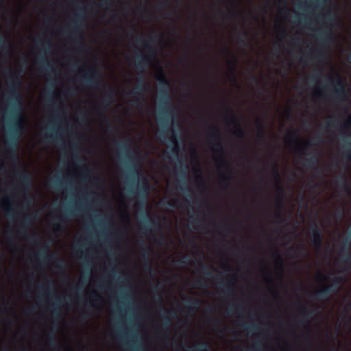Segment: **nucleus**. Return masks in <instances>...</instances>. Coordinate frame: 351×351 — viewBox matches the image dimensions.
<instances>
[{"label":"nucleus","instance_id":"f257e3e1","mask_svg":"<svg viewBox=\"0 0 351 351\" xmlns=\"http://www.w3.org/2000/svg\"><path fill=\"white\" fill-rule=\"evenodd\" d=\"M23 73L24 71L23 70L10 71L8 80V101L11 108L12 125L9 129V136L5 141V147L10 154L11 159L16 162L19 161L17 148L23 130V101L19 91Z\"/></svg>","mask_w":351,"mask_h":351},{"label":"nucleus","instance_id":"37998d69","mask_svg":"<svg viewBox=\"0 0 351 351\" xmlns=\"http://www.w3.org/2000/svg\"><path fill=\"white\" fill-rule=\"evenodd\" d=\"M93 299H92V302H91V304L93 306H95V303L98 301H100L102 300V297L96 291H93Z\"/></svg>","mask_w":351,"mask_h":351},{"label":"nucleus","instance_id":"e2e57ef3","mask_svg":"<svg viewBox=\"0 0 351 351\" xmlns=\"http://www.w3.org/2000/svg\"><path fill=\"white\" fill-rule=\"evenodd\" d=\"M110 0H103L102 2L100 3V6L108 5L110 4Z\"/></svg>","mask_w":351,"mask_h":351},{"label":"nucleus","instance_id":"4be33fe9","mask_svg":"<svg viewBox=\"0 0 351 351\" xmlns=\"http://www.w3.org/2000/svg\"><path fill=\"white\" fill-rule=\"evenodd\" d=\"M115 93L113 89H109L103 96L101 100V106L104 110H107L112 104Z\"/></svg>","mask_w":351,"mask_h":351},{"label":"nucleus","instance_id":"8fccbe9b","mask_svg":"<svg viewBox=\"0 0 351 351\" xmlns=\"http://www.w3.org/2000/svg\"><path fill=\"white\" fill-rule=\"evenodd\" d=\"M178 263L180 265H186L189 263V258L184 256L182 259L178 261Z\"/></svg>","mask_w":351,"mask_h":351},{"label":"nucleus","instance_id":"473e14b6","mask_svg":"<svg viewBox=\"0 0 351 351\" xmlns=\"http://www.w3.org/2000/svg\"><path fill=\"white\" fill-rule=\"evenodd\" d=\"M19 179L21 182L23 184L24 187L28 188L30 185V179L29 177L25 172H20L18 175Z\"/></svg>","mask_w":351,"mask_h":351},{"label":"nucleus","instance_id":"58836bf2","mask_svg":"<svg viewBox=\"0 0 351 351\" xmlns=\"http://www.w3.org/2000/svg\"><path fill=\"white\" fill-rule=\"evenodd\" d=\"M45 138L46 139H53V140H56L57 141H61L63 144L64 143V141L63 140V138L60 136H58L57 133L56 134H53V133H46L45 134Z\"/></svg>","mask_w":351,"mask_h":351},{"label":"nucleus","instance_id":"c85d7f7f","mask_svg":"<svg viewBox=\"0 0 351 351\" xmlns=\"http://www.w3.org/2000/svg\"><path fill=\"white\" fill-rule=\"evenodd\" d=\"M171 136L169 138V141L174 145V146L171 148V152L173 154H177L180 150V147L178 145L177 133L175 130H171Z\"/></svg>","mask_w":351,"mask_h":351},{"label":"nucleus","instance_id":"f3484780","mask_svg":"<svg viewBox=\"0 0 351 351\" xmlns=\"http://www.w3.org/2000/svg\"><path fill=\"white\" fill-rule=\"evenodd\" d=\"M187 167L185 165V163L182 161L180 162L179 167H177L176 170L180 176L182 177V180H178V186H177V190L180 191L181 192H186L187 191V186L186 182L185 180L186 176L187 175L186 172Z\"/></svg>","mask_w":351,"mask_h":351},{"label":"nucleus","instance_id":"69168bd1","mask_svg":"<svg viewBox=\"0 0 351 351\" xmlns=\"http://www.w3.org/2000/svg\"><path fill=\"white\" fill-rule=\"evenodd\" d=\"M90 178L89 173L86 171L85 173L83 175V179L84 180H89Z\"/></svg>","mask_w":351,"mask_h":351},{"label":"nucleus","instance_id":"e433bc0d","mask_svg":"<svg viewBox=\"0 0 351 351\" xmlns=\"http://www.w3.org/2000/svg\"><path fill=\"white\" fill-rule=\"evenodd\" d=\"M208 343L202 341L192 348L193 351H206L208 348Z\"/></svg>","mask_w":351,"mask_h":351},{"label":"nucleus","instance_id":"a19ab883","mask_svg":"<svg viewBox=\"0 0 351 351\" xmlns=\"http://www.w3.org/2000/svg\"><path fill=\"white\" fill-rule=\"evenodd\" d=\"M343 152L348 160H351V142H348L344 147Z\"/></svg>","mask_w":351,"mask_h":351},{"label":"nucleus","instance_id":"4c0bfd02","mask_svg":"<svg viewBox=\"0 0 351 351\" xmlns=\"http://www.w3.org/2000/svg\"><path fill=\"white\" fill-rule=\"evenodd\" d=\"M45 247V251L43 252H39L36 254V256L39 258L47 259V261H49L51 259V257L47 256V251L49 249V245L46 243L44 244Z\"/></svg>","mask_w":351,"mask_h":351},{"label":"nucleus","instance_id":"dca6fc26","mask_svg":"<svg viewBox=\"0 0 351 351\" xmlns=\"http://www.w3.org/2000/svg\"><path fill=\"white\" fill-rule=\"evenodd\" d=\"M311 242L314 247L319 250L322 246L323 234L317 224L313 223L311 226Z\"/></svg>","mask_w":351,"mask_h":351},{"label":"nucleus","instance_id":"c9c22d12","mask_svg":"<svg viewBox=\"0 0 351 351\" xmlns=\"http://www.w3.org/2000/svg\"><path fill=\"white\" fill-rule=\"evenodd\" d=\"M248 33L247 32H239V43L241 46L246 47L248 45L247 42Z\"/></svg>","mask_w":351,"mask_h":351},{"label":"nucleus","instance_id":"39448f33","mask_svg":"<svg viewBox=\"0 0 351 351\" xmlns=\"http://www.w3.org/2000/svg\"><path fill=\"white\" fill-rule=\"evenodd\" d=\"M208 144L210 149L220 154V167H228V163L223 156V146L221 141V132L215 125H210L208 129Z\"/></svg>","mask_w":351,"mask_h":351},{"label":"nucleus","instance_id":"aec40b11","mask_svg":"<svg viewBox=\"0 0 351 351\" xmlns=\"http://www.w3.org/2000/svg\"><path fill=\"white\" fill-rule=\"evenodd\" d=\"M234 278H232L226 283L220 282L219 288L227 296H233L234 295Z\"/></svg>","mask_w":351,"mask_h":351},{"label":"nucleus","instance_id":"bf43d9fd","mask_svg":"<svg viewBox=\"0 0 351 351\" xmlns=\"http://www.w3.org/2000/svg\"><path fill=\"white\" fill-rule=\"evenodd\" d=\"M89 313H88L85 310L84 311L83 313L81 315V317L82 319L85 320L89 317Z\"/></svg>","mask_w":351,"mask_h":351},{"label":"nucleus","instance_id":"f8f14e48","mask_svg":"<svg viewBox=\"0 0 351 351\" xmlns=\"http://www.w3.org/2000/svg\"><path fill=\"white\" fill-rule=\"evenodd\" d=\"M77 5L79 11L75 14L74 18L71 20L69 25L72 33L76 36L82 34V27L85 21V14L82 12L83 8L79 4Z\"/></svg>","mask_w":351,"mask_h":351},{"label":"nucleus","instance_id":"4d7b16f0","mask_svg":"<svg viewBox=\"0 0 351 351\" xmlns=\"http://www.w3.org/2000/svg\"><path fill=\"white\" fill-rule=\"evenodd\" d=\"M344 215V211L342 209H339L336 212V216L338 218H341Z\"/></svg>","mask_w":351,"mask_h":351},{"label":"nucleus","instance_id":"9b49d317","mask_svg":"<svg viewBox=\"0 0 351 351\" xmlns=\"http://www.w3.org/2000/svg\"><path fill=\"white\" fill-rule=\"evenodd\" d=\"M272 172H273L274 180L276 182V189H277V193L278 194V197L277 199V202L279 203V205H280V209H279L278 213L276 214V217L278 219H280L281 217V209L283 206L284 189H283V186H282L281 181H280V173L278 171V165L276 162H273Z\"/></svg>","mask_w":351,"mask_h":351},{"label":"nucleus","instance_id":"4468645a","mask_svg":"<svg viewBox=\"0 0 351 351\" xmlns=\"http://www.w3.org/2000/svg\"><path fill=\"white\" fill-rule=\"evenodd\" d=\"M333 34L331 29H326L322 31L317 36V40L320 44V49L318 50L319 58L321 59L325 56V53L323 49H326L329 44L332 41Z\"/></svg>","mask_w":351,"mask_h":351},{"label":"nucleus","instance_id":"20e7f679","mask_svg":"<svg viewBox=\"0 0 351 351\" xmlns=\"http://www.w3.org/2000/svg\"><path fill=\"white\" fill-rule=\"evenodd\" d=\"M156 39V36H149V38L141 36L136 38L135 42L137 44H143L144 49L147 52L145 55L136 56L135 66L138 70L144 71L151 64L152 60L156 58L157 51L152 45Z\"/></svg>","mask_w":351,"mask_h":351},{"label":"nucleus","instance_id":"1a4fd4ad","mask_svg":"<svg viewBox=\"0 0 351 351\" xmlns=\"http://www.w3.org/2000/svg\"><path fill=\"white\" fill-rule=\"evenodd\" d=\"M149 86L145 84L142 76L138 78L137 83L132 90L130 93V95L133 97L134 99L132 101V106H141L145 100L143 92L148 90Z\"/></svg>","mask_w":351,"mask_h":351},{"label":"nucleus","instance_id":"f03ea898","mask_svg":"<svg viewBox=\"0 0 351 351\" xmlns=\"http://www.w3.org/2000/svg\"><path fill=\"white\" fill-rule=\"evenodd\" d=\"M115 144L117 147H119L123 153L125 154L128 158L132 162L131 169L132 178H134L136 176H138L141 179V183L138 185V190L136 193L138 197L137 206L138 208L142 210L145 214V219L141 226V230L145 234L154 231H160L161 228L159 223L156 220L150 219L148 214L145 212V208L146 199L150 192V186L147 178L141 173L139 167L136 166V154L130 149L129 140L127 139L123 142H115ZM128 193L130 195L136 194L133 187L128 189Z\"/></svg>","mask_w":351,"mask_h":351},{"label":"nucleus","instance_id":"de8ad7c7","mask_svg":"<svg viewBox=\"0 0 351 351\" xmlns=\"http://www.w3.org/2000/svg\"><path fill=\"white\" fill-rule=\"evenodd\" d=\"M274 255L276 256L277 262L282 266L283 263V259L280 256L278 251H275Z\"/></svg>","mask_w":351,"mask_h":351},{"label":"nucleus","instance_id":"6ab92c4d","mask_svg":"<svg viewBox=\"0 0 351 351\" xmlns=\"http://www.w3.org/2000/svg\"><path fill=\"white\" fill-rule=\"evenodd\" d=\"M226 112L230 119L231 123L235 126V135L241 138H243L245 136V132L244 129L240 125L239 119L234 115L232 109L226 108Z\"/></svg>","mask_w":351,"mask_h":351},{"label":"nucleus","instance_id":"2f4dec72","mask_svg":"<svg viewBox=\"0 0 351 351\" xmlns=\"http://www.w3.org/2000/svg\"><path fill=\"white\" fill-rule=\"evenodd\" d=\"M220 178V184L226 188L229 186L232 178L230 173H221Z\"/></svg>","mask_w":351,"mask_h":351},{"label":"nucleus","instance_id":"6e6d98bb","mask_svg":"<svg viewBox=\"0 0 351 351\" xmlns=\"http://www.w3.org/2000/svg\"><path fill=\"white\" fill-rule=\"evenodd\" d=\"M210 322L213 324L215 325V326H220L221 324V322L219 319H210Z\"/></svg>","mask_w":351,"mask_h":351},{"label":"nucleus","instance_id":"2eb2a0df","mask_svg":"<svg viewBox=\"0 0 351 351\" xmlns=\"http://www.w3.org/2000/svg\"><path fill=\"white\" fill-rule=\"evenodd\" d=\"M156 300L158 302L161 308L163 310L164 313L162 314V329L165 331V337L167 339L169 338V328L171 326V317L168 315V314H170L172 317H173L176 314L175 313H169L167 312L165 306L162 304V301L161 297L157 294V297L156 298Z\"/></svg>","mask_w":351,"mask_h":351},{"label":"nucleus","instance_id":"0e129e2a","mask_svg":"<svg viewBox=\"0 0 351 351\" xmlns=\"http://www.w3.org/2000/svg\"><path fill=\"white\" fill-rule=\"evenodd\" d=\"M315 145V143H313L312 141H308L306 143V145L305 146L303 147V149H308V146H311V145Z\"/></svg>","mask_w":351,"mask_h":351},{"label":"nucleus","instance_id":"864d4df0","mask_svg":"<svg viewBox=\"0 0 351 351\" xmlns=\"http://www.w3.org/2000/svg\"><path fill=\"white\" fill-rule=\"evenodd\" d=\"M338 125V123L335 121H328L326 124V128H335L336 127L337 125Z\"/></svg>","mask_w":351,"mask_h":351},{"label":"nucleus","instance_id":"0eeeda50","mask_svg":"<svg viewBox=\"0 0 351 351\" xmlns=\"http://www.w3.org/2000/svg\"><path fill=\"white\" fill-rule=\"evenodd\" d=\"M298 306L300 308V312L301 313V317L298 321V326H304L305 328L307 329V334L304 336V339L308 343H311V338L310 336L309 329H308V322L309 320L314 316L316 311L315 309H309L306 307L303 304L300 302H298Z\"/></svg>","mask_w":351,"mask_h":351},{"label":"nucleus","instance_id":"5701e85b","mask_svg":"<svg viewBox=\"0 0 351 351\" xmlns=\"http://www.w3.org/2000/svg\"><path fill=\"white\" fill-rule=\"evenodd\" d=\"M350 243L348 240H345L343 247L341 250V261L342 263L351 265V253L350 252Z\"/></svg>","mask_w":351,"mask_h":351},{"label":"nucleus","instance_id":"6e6552de","mask_svg":"<svg viewBox=\"0 0 351 351\" xmlns=\"http://www.w3.org/2000/svg\"><path fill=\"white\" fill-rule=\"evenodd\" d=\"M101 80V72L95 67L90 68L83 74L80 83L86 87L96 88Z\"/></svg>","mask_w":351,"mask_h":351},{"label":"nucleus","instance_id":"052dcab7","mask_svg":"<svg viewBox=\"0 0 351 351\" xmlns=\"http://www.w3.org/2000/svg\"><path fill=\"white\" fill-rule=\"evenodd\" d=\"M143 256H145V257L147 259V255L149 252V247H146L145 248L143 249Z\"/></svg>","mask_w":351,"mask_h":351},{"label":"nucleus","instance_id":"338daca9","mask_svg":"<svg viewBox=\"0 0 351 351\" xmlns=\"http://www.w3.org/2000/svg\"><path fill=\"white\" fill-rule=\"evenodd\" d=\"M23 204H25L27 207H28L30 204V199L29 197L25 198Z\"/></svg>","mask_w":351,"mask_h":351},{"label":"nucleus","instance_id":"9d476101","mask_svg":"<svg viewBox=\"0 0 351 351\" xmlns=\"http://www.w3.org/2000/svg\"><path fill=\"white\" fill-rule=\"evenodd\" d=\"M330 82L334 88V98L341 101H346L348 93L341 77L338 75L335 79L330 77Z\"/></svg>","mask_w":351,"mask_h":351},{"label":"nucleus","instance_id":"79ce46f5","mask_svg":"<svg viewBox=\"0 0 351 351\" xmlns=\"http://www.w3.org/2000/svg\"><path fill=\"white\" fill-rule=\"evenodd\" d=\"M324 17L327 23H332L335 21L336 20V16L333 12H332L330 10L327 12L324 15Z\"/></svg>","mask_w":351,"mask_h":351},{"label":"nucleus","instance_id":"b1692460","mask_svg":"<svg viewBox=\"0 0 351 351\" xmlns=\"http://www.w3.org/2000/svg\"><path fill=\"white\" fill-rule=\"evenodd\" d=\"M37 62L39 64L41 71L46 74L54 69L53 64L45 57H40Z\"/></svg>","mask_w":351,"mask_h":351},{"label":"nucleus","instance_id":"ddd939ff","mask_svg":"<svg viewBox=\"0 0 351 351\" xmlns=\"http://www.w3.org/2000/svg\"><path fill=\"white\" fill-rule=\"evenodd\" d=\"M80 210V209L79 207L74 208H64L62 212L61 215L56 219V221L53 224L54 230L56 232H60L62 230L64 226L62 223H66L70 217L75 215V211Z\"/></svg>","mask_w":351,"mask_h":351},{"label":"nucleus","instance_id":"72a5a7b5","mask_svg":"<svg viewBox=\"0 0 351 351\" xmlns=\"http://www.w3.org/2000/svg\"><path fill=\"white\" fill-rule=\"evenodd\" d=\"M51 95V99L49 100L50 103H51V108L53 110V112H54L55 114V117H54V119L52 120L51 122V123H55V121H57L60 118V116H59V110H58V106L52 100V98H53V95L52 94L50 95Z\"/></svg>","mask_w":351,"mask_h":351},{"label":"nucleus","instance_id":"a878e982","mask_svg":"<svg viewBox=\"0 0 351 351\" xmlns=\"http://www.w3.org/2000/svg\"><path fill=\"white\" fill-rule=\"evenodd\" d=\"M62 304V300L60 297L55 298V306L52 312L53 321L58 322L60 317V306Z\"/></svg>","mask_w":351,"mask_h":351},{"label":"nucleus","instance_id":"a211bd4d","mask_svg":"<svg viewBox=\"0 0 351 351\" xmlns=\"http://www.w3.org/2000/svg\"><path fill=\"white\" fill-rule=\"evenodd\" d=\"M304 162L303 165L308 169H313L315 167V171L318 174H321L322 172V167H317V164L319 161V155L317 153L306 154L304 158Z\"/></svg>","mask_w":351,"mask_h":351},{"label":"nucleus","instance_id":"ea45409f","mask_svg":"<svg viewBox=\"0 0 351 351\" xmlns=\"http://www.w3.org/2000/svg\"><path fill=\"white\" fill-rule=\"evenodd\" d=\"M47 341L48 344L51 347H56L57 350L59 351V346L56 342L55 337L53 334H48L47 335Z\"/></svg>","mask_w":351,"mask_h":351},{"label":"nucleus","instance_id":"680f3d73","mask_svg":"<svg viewBox=\"0 0 351 351\" xmlns=\"http://www.w3.org/2000/svg\"><path fill=\"white\" fill-rule=\"evenodd\" d=\"M44 43H45V45L47 49H50V47H51V43H50L49 40L45 39L44 40Z\"/></svg>","mask_w":351,"mask_h":351},{"label":"nucleus","instance_id":"412c9836","mask_svg":"<svg viewBox=\"0 0 351 351\" xmlns=\"http://www.w3.org/2000/svg\"><path fill=\"white\" fill-rule=\"evenodd\" d=\"M223 51L226 53H230L232 56V60H230L228 62V65L230 67V73L232 80L234 82H237V77H236V69H237V59L235 58L234 54L230 51V49L228 47H225L223 49Z\"/></svg>","mask_w":351,"mask_h":351},{"label":"nucleus","instance_id":"423d86ee","mask_svg":"<svg viewBox=\"0 0 351 351\" xmlns=\"http://www.w3.org/2000/svg\"><path fill=\"white\" fill-rule=\"evenodd\" d=\"M331 283L317 291H315L312 298L317 300H326L330 298L331 294L337 293L340 283L342 281L341 277L334 276L330 278Z\"/></svg>","mask_w":351,"mask_h":351},{"label":"nucleus","instance_id":"cd10ccee","mask_svg":"<svg viewBox=\"0 0 351 351\" xmlns=\"http://www.w3.org/2000/svg\"><path fill=\"white\" fill-rule=\"evenodd\" d=\"M336 184L338 186L342 187L348 193L351 194L350 186L345 174H342L340 177L337 178Z\"/></svg>","mask_w":351,"mask_h":351},{"label":"nucleus","instance_id":"13d9d810","mask_svg":"<svg viewBox=\"0 0 351 351\" xmlns=\"http://www.w3.org/2000/svg\"><path fill=\"white\" fill-rule=\"evenodd\" d=\"M321 75H322V73H319L317 74H315V75H312L310 79L312 82H315L317 80V77Z\"/></svg>","mask_w":351,"mask_h":351},{"label":"nucleus","instance_id":"09e8293b","mask_svg":"<svg viewBox=\"0 0 351 351\" xmlns=\"http://www.w3.org/2000/svg\"><path fill=\"white\" fill-rule=\"evenodd\" d=\"M243 328L249 332L254 331L258 328L256 325H243Z\"/></svg>","mask_w":351,"mask_h":351},{"label":"nucleus","instance_id":"f704fd0d","mask_svg":"<svg viewBox=\"0 0 351 351\" xmlns=\"http://www.w3.org/2000/svg\"><path fill=\"white\" fill-rule=\"evenodd\" d=\"M199 264L202 269L203 274L205 275L206 278H215L216 280H219V278L215 277L212 272L208 270L207 267L205 265H204L202 261H199Z\"/></svg>","mask_w":351,"mask_h":351},{"label":"nucleus","instance_id":"49530a36","mask_svg":"<svg viewBox=\"0 0 351 351\" xmlns=\"http://www.w3.org/2000/svg\"><path fill=\"white\" fill-rule=\"evenodd\" d=\"M299 250L301 252H304V249L303 247H300L299 249L292 247H291L289 249V251L292 252L294 254L295 256H298V255Z\"/></svg>","mask_w":351,"mask_h":351},{"label":"nucleus","instance_id":"5fc2aeb1","mask_svg":"<svg viewBox=\"0 0 351 351\" xmlns=\"http://www.w3.org/2000/svg\"><path fill=\"white\" fill-rule=\"evenodd\" d=\"M169 130H165L160 133V138L161 140L167 138V134H168Z\"/></svg>","mask_w":351,"mask_h":351},{"label":"nucleus","instance_id":"603ef678","mask_svg":"<svg viewBox=\"0 0 351 351\" xmlns=\"http://www.w3.org/2000/svg\"><path fill=\"white\" fill-rule=\"evenodd\" d=\"M194 285L197 287H205L206 286V283L204 281L200 280H195L194 282Z\"/></svg>","mask_w":351,"mask_h":351},{"label":"nucleus","instance_id":"c756f323","mask_svg":"<svg viewBox=\"0 0 351 351\" xmlns=\"http://www.w3.org/2000/svg\"><path fill=\"white\" fill-rule=\"evenodd\" d=\"M32 217L30 216L24 217L22 222H21V228L19 231V234H22L23 233V229H24V233L26 234V229L31 226L32 223Z\"/></svg>","mask_w":351,"mask_h":351},{"label":"nucleus","instance_id":"bb28decb","mask_svg":"<svg viewBox=\"0 0 351 351\" xmlns=\"http://www.w3.org/2000/svg\"><path fill=\"white\" fill-rule=\"evenodd\" d=\"M0 49L4 51L7 55L11 53V43L5 34H0Z\"/></svg>","mask_w":351,"mask_h":351},{"label":"nucleus","instance_id":"774afa93","mask_svg":"<svg viewBox=\"0 0 351 351\" xmlns=\"http://www.w3.org/2000/svg\"><path fill=\"white\" fill-rule=\"evenodd\" d=\"M250 79L252 82H257V79H256V77L253 75V74H251L250 76Z\"/></svg>","mask_w":351,"mask_h":351},{"label":"nucleus","instance_id":"3c124183","mask_svg":"<svg viewBox=\"0 0 351 351\" xmlns=\"http://www.w3.org/2000/svg\"><path fill=\"white\" fill-rule=\"evenodd\" d=\"M14 209L12 208H11L10 206L8 207L7 209H6V215L7 216L9 217V218H13L14 217Z\"/></svg>","mask_w":351,"mask_h":351},{"label":"nucleus","instance_id":"7c9ffc66","mask_svg":"<svg viewBox=\"0 0 351 351\" xmlns=\"http://www.w3.org/2000/svg\"><path fill=\"white\" fill-rule=\"evenodd\" d=\"M256 125L258 128L257 137L261 140L265 139V125L258 119L256 121Z\"/></svg>","mask_w":351,"mask_h":351},{"label":"nucleus","instance_id":"393cba45","mask_svg":"<svg viewBox=\"0 0 351 351\" xmlns=\"http://www.w3.org/2000/svg\"><path fill=\"white\" fill-rule=\"evenodd\" d=\"M186 308L192 312H195L201 304V300L197 298H186L184 299Z\"/></svg>","mask_w":351,"mask_h":351},{"label":"nucleus","instance_id":"a18cd8bd","mask_svg":"<svg viewBox=\"0 0 351 351\" xmlns=\"http://www.w3.org/2000/svg\"><path fill=\"white\" fill-rule=\"evenodd\" d=\"M351 125V114L349 115L348 119L345 121V123L341 126L342 130H347Z\"/></svg>","mask_w":351,"mask_h":351},{"label":"nucleus","instance_id":"7ed1b4c3","mask_svg":"<svg viewBox=\"0 0 351 351\" xmlns=\"http://www.w3.org/2000/svg\"><path fill=\"white\" fill-rule=\"evenodd\" d=\"M159 86V97L158 103L160 105V120H163L165 123L168 124L170 121H173L174 119L175 110L172 106L171 99L169 94V82L167 80L164 71L160 68L159 74L156 77Z\"/></svg>","mask_w":351,"mask_h":351},{"label":"nucleus","instance_id":"c03bdc74","mask_svg":"<svg viewBox=\"0 0 351 351\" xmlns=\"http://www.w3.org/2000/svg\"><path fill=\"white\" fill-rule=\"evenodd\" d=\"M287 138L291 142H296L298 139L296 132L291 131L287 134Z\"/></svg>","mask_w":351,"mask_h":351}]
</instances>
